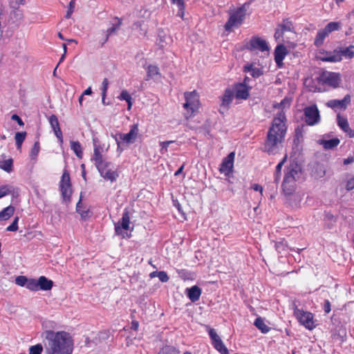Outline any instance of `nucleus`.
<instances>
[{"label":"nucleus","instance_id":"13","mask_svg":"<svg viewBox=\"0 0 354 354\" xmlns=\"http://www.w3.org/2000/svg\"><path fill=\"white\" fill-rule=\"evenodd\" d=\"M251 87L245 85V84H235L233 91L236 99L247 100L249 97V90Z\"/></svg>","mask_w":354,"mask_h":354},{"label":"nucleus","instance_id":"28","mask_svg":"<svg viewBox=\"0 0 354 354\" xmlns=\"http://www.w3.org/2000/svg\"><path fill=\"white\" fill-rule=\"evenodd\" d=\"M172 4L176 5L178 8L177 16L183 18L185 15V6L184 0H170Z\"/></svg>","mask_w":354,"mask_h":354},{"label":"nucleus","instance_id":"49","mask_svg":"<svg viewBox=\"0 0 354 354\" xmlns=\"http://www.w3.org/2000/svg\"><path fill=\"white\" fill-rule=\"evenodd\" d=\"M75 6V0H71L68 5V10L65 16L66 19H69L71 17V15L74 12Z\"/></svg>","mask_w":354,"mask_h":354},{"label":"nucleus","instance_id":"48","mask_svg":"<svg viewBox=\"0 0 354 354\" xmlns=\"http://www.w3.org/2000/svg\"><path fill=\"white\" fill-rule=\"evenodd\" d=\"M39 149H40L39 142L38 141H36L34 143V145L30 151V158L32 159H35L37 157V156L38 155V153L39 151Z\"/></svg>","mask_w":354,"mask_h":354},{"label":"nucleus","instance_id":"17","mask_svg":"<svg viewBox=\"0 0 354 354\" xmlns=\"http://www.w3.org/2000/svg\"><path fill=\"white\" fill-rule=\"evenodd\" d=\"M130 216L129 212L127 209H125L122 217L121 226L119 223L115 225V230L117 234H120L122 229L128 230L129 228Z\"/></svg>","mask_w":354,"mask_h":354},{"label":"nucleus","instance_id":"11","mask_svg":"<svg viewBox=\"0 0 354 354\" xmlns=\"http://www.w3.org/2000/svg\"><path fill=\"white\" fill-rule=\"evenodd\" d=\"M341 81L338 73L332 72H324L319 77V82L322 84H326L334 88L338 86Z\"/></svg>","mask_w":354,"mask_h":354},{"label":"nucleus","instance_id":"41","mask_svg":"<svg viewBox=\"0 0 354 354\" xmlns=\"http://www.w3.org/2000/svg\"><path fill=\"white\" fill-rule=\"evenodd\" d=\"M14 10L11 12L10 15L17 21H21L24 19V14L19 7L12 6Z\"/></svg>","mask_w":354,"mask_h":354},{"label":"nucleus","instance_id":"24","mask_svg":"<svg viewBox=\"0 0 354 354\" xmlns=\"http://www.w3.org/2000/svg\"><path fill=\"white\" fill-rule=\"evenodd\" d=\"M243 71L245 73H250V75L254 78L259 77L263 74V72L260 68L254 67L252 64L244 66Z\"/></svg>","mask_w":354,"mask_h":354},{"label":"nucleus","instance_id":"56","mask_svg":"<svg viewBox=\"0 0 354 354\" xmlns=\"http://www.w3.org/2000/svg\"><path fill=\"white\" fill-rule=\"evenodd\" d=\"M56 137L58 138L59 142L60 144L63 143V135L62 132L61 131V129L59 127V124L56 127L53 129Z\"/></svg>","mask_w":354,"mask_h":354},{"label":"nucleus","instance_id":"25","mask_svg":"<svg viewBox=\"0 0 354 354\" xmlns=\"http://www.w3.org/2000/svg\"><path fill=\"white\" fill-rule=\"evenodd\" d=\"M15 207L9 205L0 212V221H6L9 219L15 212Z\"/></svg>","mask_w":354,"mask_h":354},{"label":"nucleus","instance_id":"45","mask_svg":"<svg viewBox=\"0 0 354 354\" xmlns=\"http://www.w3.org/2000/svg\"><path fill=\"white\" fill-rule=\"evenodd\" d=\"M321 59L324 62H337L342 60V57L340 54H335L322 57Z\"/></svg>","mask_w":354,"mask_h":354},{"label":"nucleus","instance_id":"39","mask_svg":"<svg viewBox=\"0 0 354 354\" xmlns=\"http://www.w3.org/2000/svg\"><path fill=\"white\" fill-rule=\"evenodd\" d=\"M26 136V132H17L15 133V139L17 149H20L23 142L24 141Z\"/></svg>","mask_w":354,"mask_h":354},{"label":"nucleus","instance_id":"21","mask_svg":"<svg viewBox=\"0 0 354 354\" xmlns=\"http://www.w3.org/2000/svg\"><path fill=\"white\" fill-rule=\"evenodd\" d=\"M187 296L192 302H195L199 299L201 295V289L198 286H194L190 288H187Z\"/></svg>","mask_w":354,"mask_h":354},{"label":"nucleus","instance_id":"37","mask_svg":"<svg viewBox=\"0 0 354 354\" xmlns=\"http://www.w3.org/2000/svg\"><path fill=\"white\" fill-rule=\"evenodd\" d=\"M337 120L338 126L344 131H346L348 129L349 124L346 118H343L340 114H337Z\"/></svg>","mask_w":354,"mask_h":354},{"label":"nucleus","instance_id":"18","mask_svg":"<svg viewBox=\"0 0 354 354\" xmlns=\"http://www.w3.org/2000/svg\"><path fill=\"white\" fill-rule=\"evenodd\" d=\"M93 145V155L91 160L95 162V165L97 167V166L106 162V160H104L102 158V147L100 145H96L95 142H94Z\"/></svg>","mask_w":354,"mask_h":354},{"label":"nucleus","instance_id":"10","mask_svg":"<svg viewBox=\"0 0 354 354\" xmlns=\"http://www.w3.org/2000/svg\"><path fill=\"white\" fill-rule=\"evenodd\" d=\"M185 103L183 104V107L188 110L189 109L192 113L195 112L199 106V98L198 95L196 91L192 92L185 93Z\"/></svg>","mask_w":354,"mask_h":354},{"label":"nucleus","instance_id":"14","mask_svg":"<svg viewBox=\"0 0 354 354\" xmlns=\"http://www.w3.org/2000/svg\"><path fill=\"white\" fill-rule=\"evenodd\" d=\"M234 94V91L230 88L225 89L222 97L219 112L223 114L224 111L228 109L229 105L232 103Z\"/></svg>","mask_w":354,"mask_h":354},{"label":"nucleus","instance_id":"57","mask_svg":"<svg viewBox=\"0 0 354 354\" xmlns=\"http://www.w3.org/2000/svg\"><path fill=\"white\" fill-rule=\"evenodd\" d=\"M158 37L159 39L158 44L160 46V48H163L165 45L167 44V41L169 40V38L167 37L165 35H159Z\"/></svg>","mask_w":354,"mask_h":354},{"label":"nucleus","instance_id":"50","mask_svg":"<svg viewBox=\"0 0 354 354\" xmlns=\"http://www.w3.org/2000/svg\"><path fill=\"white\" fill-rule=\"evenodd\" d=\"M287 247V242L283 240L275 243V248L279 253L283 252Z\"/></svg>","mask_w":354,"mask_h":354},{"label":"nucleus","instance_id":"38","mask_svg":"<svg viewBox=\"0 0 354 354\" xmlns=\"http://www.w3.org/2000/svg\"><path fill=\"white\" fill-rule=\"evenodd\" d=\"M339 52L341 56L343 55L346 57L352 58L354 57V46L350 45L348 47L342 49Z\"/></svg>","mask_w":354,"mask_h":354},{"label":"nucleus","instance_id":"22","mask_svg":"<svg viewBox=\"0 0 354 354\" xmlns=\"http://www.w3.org/2000/svg\"><path fill=\"white\" fill-rule=\"evenodd\" d=\"M326 174V168L324 165L320 163H315L313 169H312V175L315 178H321L324 177Z\"/></svg>","mask_w":354,"mask_h":354},{"label":"nucleus","instance_id":"35","mask_svg":"<svg viewBox=\"0 0 354 354\" xmlns=\"http://www.w3.org/2000/svg\"><path fill=\"white\" fill-rule=\"evenodd\" d=\"M214 347L221 354H229L228 349L223 343L221 339L212 344Z\"/></svg>","mask_w":354,"mask_h":354},{"label":"nucleus","instance_id":"47","mask_svg":"<svg viewBox=\"0 0 354 354\" xmlns=\"http://www.w3.org/2000/svg\"><path fill=\"white\" fill-rule=\"evenodd\" d=\"M43 351V346L41 344L32 346L29 348V354H41Z\"/></svg>","mask_w":354,"mask_h":354},{"label":"nucleus","instance_id":"58","mask_svg":"<svg viewBox=\"0 0 354 354\" xmlns=\"http://www.w3.org/2000/svg\"><path fill=\"white\" fill-rule=\"evenodd\" d=\"M48 120L52 129L56 127L59 124L57 117L54 114L51 115L49 117Z\"/></svg>","mask_w":354,"mask_h":354},{"label":"nucleus","instance_id":"62","mask_svg":"<svg viewBox=\"0 0 354 354\" xmlns=\"http://www.w3.org/2000/svg\"><path fill=\"white\" fill-rule=\"evenodd\" d=\"M157 277L162 282H167L169 279L167 272L165 271H159L158 273H157Z\"/></svg>","mask_w":354,"mask_h":354},{"label":"nucleus","instance_id":"55","mask_svg":"<svg viewBox=\"0 0 354 354\" xmlns=\"http://www.w3.org/2000/svg\"><path fill=\"white\" fill-rule=\"evenodd\" d=\"M291 100L288 97H285L280 103L274 106V108H284L286 106H289L290 104Z\"/></svg>","mask_w":354,"mask_h":354},{"label":"nucleus","instance_id":"5","mask_svg":"<svg viewBox=\"0 0 354 354\" xmlns=\"http://www.w3.org/2000/svg\"><path fill=\"white\" fill-rule=\"evenodd\" d=\"M294 315L299 322L307 329L313 330L315 327L313 313L300 310L295 306L294 308Z\"/></svg>","mask_w":354,"mask_h":354},{"label":"nucleus","instance_id":"4","mask_svg":"<svg viewBox=\"0 0 354 354\" xmlns=\"http://www.w3.org/2000/svg\"><path fill=\"white\" fill-rule=\"evenodd\" d=\"M246 9L245 6L238 8L236 10L230 14L228 21L225 24V29L227 31L231 30L233 27L239 26L245 16Z\"/></svg>","mask_w":354,"mask_h":354},{"label":"nucleus","instance_id":"44","mask_svg":"<svg viewBox=\"0 0 354 354\" xmlns=\"http://www.w3.org/2000/svg\"><path fill=\"white\" fill-rule=\"evenodd\" d=\"M339 28H340V23L339 22L333 21V22L328 23L325 26L324 28L326 30V31L328 33H330L333 31L339 30Z\"/></svg>","mask_w":354,"mask_h":354},{"label":"nucleus","instance_id":"20","mask_svg":"<svg viewBox=\"0 0 354 354\" xmlns=\"http://www.w3.org/2000/svg\"><path fill=\"white\" fill-rule=\"evenodd\" d=\"M38 288L41 290H50L53 286V281L44 276H41L37 279Z\"/></svg>","mask_w":354,"mask_h":354},{"label":"nucleus","instance_id":"31","mask_svg":"<svg viewBox=\"0 0 354 354\" xmlns=\"http://www.w3.org/2000/svg\"><path fill=\"white\" fill-rule=\"evenodd\" d=\"M12 165L13 160L12 158L0 161V168L6 172L10 173L12 171Z\"/></svg>","mask_w":354,"mask_h":354},{"label":"nucleus","instance_id":"34","mask_svg":"<svg viewBox=\"0 0 354 354\" xmlns=\"http://www.w3.org/2000/svg\"><path fill=\"white\" fill-rule=\"evenodd\" d=\"M295 183H282V189L285 195H291L295 190Z\"/></svg>","mask_w":354,"mask_h":354},{"label":"nucleus","instance_id":"32","mask_svg":"<svg viewBox=\"0 0 354 354\" xmlns=\"http://www.w3.org/2000/svg\"><path fill=\"white\" fill-rule=\"evenodd\" d=\"M160 75L159 68L156 65H149L147 67V78L146 80L153 78L156 75Z\"/></svg>","mask_w":354,"mask_h":354},{"label":"nucleus","instance_id":"16","mask_svg":"<svg viewBox=\"0 0 354 354\" xmlns=\"http://www.w3.org/2000/svg\"><path fill=\"white\" fill-rule=\"evenodd\" d=\"M288 53L286 47L283 44L277 45L274 50V60L278 68L283 65V60Z\"/></svg>","mask_w":354,"mask_h":354},{"label":"nucleus","instance_id":"51","mask_svg":"<svg viewBox=\"0 0 354 354\" xmlns=\"http://www.w3.org/2000/svg\"><path fill=\"white\" fill-rule=\"evenodd\" d=\"M82 196L81 194L80 200L76 205V211L77 213H79L81 215L82 217H85L87 216L88 211L82 210Z\"/></svg>","mask_w":354,"mask_h":354},{"label":"nucleus","instance_id":"2","mask_svg":"<svg viewBox=\"0 0 354 354\" xmlns=\"http://www.w3.org/2000/svg\"><path fill=\"white\" fill-rule=\"evenodd\" d=\"M43 335L47 340L45 344L47 354H72L73 339L68 333L48 330Z\"/></svg>","mask_w":354,"mask_h":354},{"label":"nucleus","instance_id":"46","mask_svg":"<svg viewBox=\"0 0 354 354\" xmlns=\"http://www.w3.org/2000/svg\"><path fill=\"white\" fill-rule=\"evenodd\" d=\"M160 354H179V351L174 346H166L160 352Z\"/></svg>","mask_w":354,"mask_h":354},{"label":"nucleus","instance_id":"1","mask_svg":"<svg viewBox=\"0 0 354 354\" xmlns=\"http://www.w3.org/2000/svg\"><path fill=\"white\" fill-rule=\"evenodd\" d=\"M286 121V115L283 111L279 112L273 118L267 133L263 151L269 154H274L277 152L278 144L281 143L285 138L287 131Z\"/></svg>","mask_w":354,"mask_h":354},{"label":"nucleus","instance_id":"15","mask_svg":"<svg viewBox=\"0 0 354 354\" xmlns=\"http://www.w3.org/2000/svg\"><path fill=\"white\" fill-rule=\"evenodd\" d=\"M234 156V152H231L225 158H224L219 168V170L221 173L230 174L232 171Z\"/></svg>","mask_w":354,"mask_h":354},{"label":"nucleus","instance_id":"61","mask_svg":"<svg viewBox=\"0 0 354 354\" xmlns=\"http://www.w3.org/2000/svg\"><path fill=\"white\" fill-rule=\"evenodd\" d=\"M209 337L212 341V344L216 342L217 340L221 339V337L217 335L214 329L210 328L209 330Z\"/></svg>","mask_w":354,"mask_h":354},{"label":"nucleus","instance_id":"3","mask_svg":"<svg viewBox=\"0 0 354 354\" xmlns=\"http://www.w3.org/2000/svg\"><path fill=\"white\" fill-rule=\"evenodd\" d=\"M59 189L63 198V201L68 204L71 201L72 185L68 171L64 169L61 178Z\"/></svg>","mask_w":354,"mask_h":354},{"label":"nucleus","instance_id":"60","mask_svg":"<svg viewBox=\"0 0 354 354\" xmlns=\"http://www.w3.org/2000/svg\"><path fill=\"white\" fill-rule=\"evenodd\" d=\"M108 86H109L108 79L104 78L102 81V88H101L102 95H103L104 97H106L107 89H108Z\"/></svg>","mask_w":354,"mask_h":354},{"label":"nucleus","instance_id":"52","mask_svg":"<svg viewBox=\"0 0 354 354\" xmlns=\"http://www.w3.org/2000/svg\"><path fill=\"white\" fill-rule=\"evenodd\" d=\"M19 217L18 216H16L12 223H11V225H10L7 228H6V230L7 231H10V232H15L18 230V221H19Z\"/></svg>","mask_w":354,"mask_h":354},{"label":"nucleus","instance_id":"8","mask_svg":"<svg viewBox=\"0 0 354 354\" xmlns=\"http://www.w3.org/2000/svg\"><path fill=\"white\" fill-rule=\"evenodd\" d=\"M304 113L308 125L313 126L320 121L319 111L316 104L306 106L304 109Z\"/></svg>","mask_w":354,"mask_h":354},{"label":"nucleus","instance_id":"30","mask_svg":"<svg viewBox=\"0 0 354 354\" xmlns=\"http://www.w3.org/2000/svg\"><path fill=\"white\" fill-rule=\"evenodd\" d=\"M301 169L300 167L297 164L290 165L286 173H288L289 175H291V176L295 177V179L297 178H299V174H301Z\"/></svg>","mask_w":354,"mask_h":354},{"label":"nucleus","instance_id":"54","mask_svg":"<svg viewBox=\"0 0 354 354\" xmlns=\"http://www.w3.org/2000/svg\"><path fill=\"white\" fill-rule=\"evenodd\" d=\"M305 128H306V125L301 124L300 126H298L295 129V137L297 140H299L300 138L303 137V133L304 132Z\"/></svg>","mask_w":354,"mask_h":354},{"label":"nucleus","instance_id":"36","mask_svg":"<svg viewBox=\"0 0 354 354\" xmlns=\"http://www.w3.org/2000/svg\"><path fill=\"white\" fill-rule=\"evenodd\" d=\"M286 161V156L277 165L274 174V183L277 185L279 182L281 168Z\"/></svg>","mask_w":354,"mask_h":354},{"label":"nucleus","instance_id":"63","mask_svg":"<svg viewBox=\"0 0 354 354\" xmlns=\"http://www.w3.org/2000/svg\"><path fill=\"white\" fill-rule=\"evenodd\" d=\"M324 41V39L323 37H322L321 35L317 33L316 35V37L315 39V41H314V44L317 47H319L323 44Z\"/></svg>","mask_w":354,"mask_h":354},{"label":"nucleus","instance_id":"12","mask_svg":"<svg viewBox=\"0 0 354 354\" xmlns=\"http://www.w3.org/2000/svg\"><path fill=\"white\" fill-rule=\"evenodd\" d=\"M351 103V95L347 94L344 96L342 100H331L326 103V105L336 111L337 109L345 110Z\"/></svg>","mask_w":354,"mask_h":354},{"label":"nucleus","instance_id":"27","mask_svg":"<svg viewBox=\"0 0 354 354\" xmlns=\"http://www.w3.org/2000/svg\"><path fill=\"white\" fill-rule=\"evenodd\" d=\"M254 324L263 333H267L270 330V328L265 324L261 317H257L255 319Z\"/></svg>","mask_w":354,"mask_h":354},{"label":"nucleus","instance_id":"26","mask_svg":"<svg viewBox=\"0 0 354 354\" xmlns=\"http://www.w3.org/2000/svg\"><path fill=\"white\" fill-rule=\"evenodd\" d=\"M71 149L73 151L76 156L82 158L83 156L82 147L79 141H71Z\"/></svg>","mask_w":354,"mask_h":354},{"label":"nucleus","instance_id":"7","mask_svg":"<svg viewBox=\"0 0 354 354\" xmlns=\"http://www.w3.org/2000/svg\"><path fill=\"white\" fill-rule=\"evenodd\" d=\"M138 124H134L131 127V129L129 133L124 134V133H118V135L112 136L115 138L117 145H118V150H119L120 147V141L118 139V136H119L120 140L125 142L127 144H132L135 142L137 136L138 134Z\"/></svg>","mask_w":354,"mask_h":354},{"label":"nucleus","instance_id":"29","mask_svg":"<svg viewBox=\"0 0 354 354\" xmlns=\"http://www.w3.org/2000/svg\"><path fill=\"white\" fill-rule=\"evenodd\" d=\"M326 227L331 229L337 222V218L330 212H326L324 215Z\"/></svg>","mask_w":354,"mask_h":354},{"label":"nucleus","instance_id":"64","mask_svg":"<svg viewBox=\"0 0 354 354\" xmlns=\"http://www.w3.org/2000/svg\"><path fill=\"white\" fill-rule=\"evenodd\" d=\"M353 189H354V176H353L349 180H348L346 182V189L347 191H351Z\"/></svg>","mask_w":354,"mask_h":354},{"label":"nucleus","instance_id":"53","mask_svg":"<svg viewBox=\"0 0 354 354\" xmlns=\"http://www.w3.org/2000/svg\"><path fill=\"white\" fill-rule=\"evenodd\" d=\"M28 278L25 276H18L15 279V283L20 286H26Z\"/></svg>","mask_w":354,"mask_h":354},{"label":"nucleus","instance_id":"43","mask_svg":"<svg viewBox=\"0 0 354 354\" xmlns=\"http://www.w3.org/2000/svg\"><path fill=\"white\" fill-rule=\"evenodd\" d=\"M38 281L35 279H28V282L26 283V288L32 291L39 290L38 288Z\"/></svg>","mask_w":354,"mask_h":354},{"label":"nucleus","instance_id":"19","mask_svg":"<svg viewBox=\"0 0 354 354\" xmlns=\"http://www.w3.org/2000/svg\"><path fill=\"white\" fill-rule=\"evenodd\" d=\"M10 194H11L12 197L17 196L18 189L15 188L10 185H5L0 187V198Z\"/></svg>","mask_w":354,"mask_h":354},{"label":"nucleus","instance_id":"9","mask_svg":"<svg viewBox=\"0 0 354 354\" xmlns=\"http://www.w3.org/2000/svg\"><path fill=\"white\" fill-rule=\"evenodd\" d=\"M245 48L251 51L258 50L265 52L270 50L266 41L259 37H252L250 41L245 45Z\"/></svg>","mask_w":354,"mask_h":354},{"label":"nucleus","instance_id":"23","mask_svg":"<svg viewBox=\"0 0 354 354\" xmlns=\"http://www.w3.org/2000/svg\"><path fill=\"white\" fill-rule=\"evenodd\" d=\"M340 142L339 139L337 138L330 140H322L320 144L325 149H333L336 147Z\"/></svg>","mask_w":354,"mask_h":354},{"label":"nucleus","instance_id":"33","mask_svg":"<svg viewBox=\"0 0 354 354\" xmlns=\"http://www.w3.org/2000/svg\"><path fill=\"white\" fill-rule=\"evenodd\" d=\"M115 19L118 20V23L116 24L113 25L112 27H111V28L107 29V30H106V38H105L104 42L102 43V44H104L105 42H106L108 39H109V37L110 35H111L112 34L115 33V31L121 26V24H122L121 20L120 19H118V17H115Z\"/></svg>","mask_w":354,"mask_h":354},{"label":"nucleus","instance_id":"6","mask_svg":"<svg viewBox=\"0 0 354 354\" xmlns=\"http://www.w3.org/2000/svg\"><path fill=\"white\" fill-rule=\"evenodd\" d=\"M96 168L102 177L105 180H110L111 183L115 181L118 177V173L114 169V166L111 162L106 161Z\"/></svg>","mask_w":354,"mask_h":354},{"label":"nucleus","instance_id":"59","mask_svg":"<svg viewBox=\"0 0 354 354\" xmlns=\"http://www.w3.org/2000/svg\"><path fill=\"white\" fill-rule=\"evenodd\" d=\"M174 142V141L170 140V141H165V142H160V145L161 146L160 152L161 153H165L168 150V147L171 143Z\"/></svg>","mask_w":354,"mask_h":354},{"label":"nucleus","instance_id":"40","mask_svg":"<svg viewBox=\"0 0 354 354\" xmlns=\"http://www.w3.org/2000/svg\"><path fill=\"white\" fill-rule=\"evenodd\" d=\"M118 98L121 100H125L128 104V109H131V106H132V102H131V96L128 93L127 91L123 90Z\"/></svg>","mask_w":354,"mask_h":354},{"label":"nucleus","instance_id":"42","mask_svg":"<svg viewBox=\"0 0 354 354\" xmlns=\"http://www.w3.org/2000/svg\"><path fill=\"white\" fill-rule=\"evenodd\" d=\"M278 26L281 28L283 32L286 31L292 32L294 28L292 23L288 19H283V23L279 24Z\"/></svg>","mask_w":354,"mask_h":354}]
</instances>
